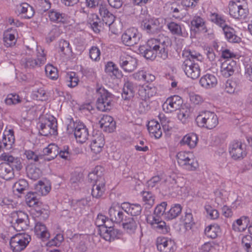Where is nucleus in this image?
I'll use <instances>...</instances> for the list:
<instances>
[{
    "label": "nucleus",
    "mask_w": 252,
    "mask_h": 252,
    "mask_svg": "<svg viewBox=\"0 0 252 252\" xmlns=\"http://www.w3.org/2000/svg\"><path fill=\"white\" fill-rule=\"evenodd\" d=\"M191 24L195 30L203 32H207L205 20L199 16H195L193 17Z\"/></svg>",
    "instance_id": "ea45409f"
},
{
    "label": "nucleus",
    "mask_w": 252,
    "mask_h": 252,
    "mask_svg": "<svg viewBox=\"0 0 252 252\" xmlns=\"http://www.w3.org/2000/svg\"><path fill=\"white\" fill-rule=\"evenodd\" d=\"M186 230H189L194 224L192 214L191 212H186L181 219Z\"/></svg>",
    "instance_id": "6e6d98bb"
},
{
    "label": "nucleus",
    "mask_w": 252,
    "mask_h": 252,
    "mask_svg": "<svg viewBox=\"0 0 252 252\" xmlns=\"http://www.w3.org/2000/svg\"><path fill=\"white\" fill-rule=\"evenodd\" d=\"M143 201L150 206H152L154 204L155 197L151 192L143 191L142 192Z\"/></svg>",
    "instance_id": "69168bd1"
},
{
    "label": "nucleus",
    "mask_w": 252,
    "mask_h": 252,
    "mask_svg": "<svg viewBox=\"0 0 252 252\" xmlns=\"http://www.w3.org/2000/svg\"><path fill=\"white\" fill-rule=\"evenodd\" d=\"M229 150L230 155L234 159H243L247 155L246 146L238 141L230 143Z\"/></svg>",
    "instance_id": "f3484780"
},
{
    "label": "nucleus",
    "mask_w": 252,
    "mask_h": 252,
    "mask_svg": "<svg viewBox=\"0 0 252 252\" xmlns=\"http://www.w3.org/2000/svg\"><path fill=\"white\" fill-rule=\"evenodd\" d=\"M157 93V89L153 85H149L141 86L138 90V94L142 100H147L155 96Z\"/></svg>",
    "instance_id": "b1692460"
},
{
    "label": "nucleus",
    "mask_w": 252,
    "mask_h": 252,
    "mask_svg": "<svg viewBox=\"0 0 252 252\" xmlns=\"http://www.w3.org/2000/svg\"><path fill=\"white\" fill-rule=\"evenodd\" d=\"M88 21L93 31L95 32H99V19L97 16L94 14H91L89 16Z\"/></svg>",
    "instance_id": "e2e57ef3"
},
{
    "label": "nucleus",
    "mask_w": 252,
    "mask_h": 252,
    "mask_svg": "<svg viewBox=\"0 0 252 252\" xmlns=\"http://www.w3.org/2000/svg\"><path fill=\"white\" fill-rule=\"evenodd\" d=\"M12 222L13 226L10 229H13L17 231L24 230L28 227L29 217L28 215L22 211H19L13 215Z\"/></svg>",
    "instance_id": "f8f14e48"
},
{
    "label": "nucleus",
    "mask_w": 252,
    "mask_h": 252,
    "mask_svg": "<svg viewBox=\"0 0 252 252\" xmlns=\"http://www.w3.org/2000/svg\"><path fill=\"white\" fill-rule=\"evenodd\" d=\"M104 138L103 135L99 134L94 136L90 144L91 151L95 154L100 153L104 145Z\"/></svg>",
    "instance_id": "cd10ccee"
},
{
    "label": "nucleus",
    "mask_w": 252,
    "mask_h": 252,
    "mask_svg": "<svg viewBox=\"0 0 252 252\" xmlns=\"http://www.w3.org/2000/svg\"><path fill=\"white\" fill-rule=\"evenodd\" d=\"M16 11L19 15L26 19L32 18L34 14L33 8L27 2L17 5Z\"/></svg>",
    "instance_id": "4be33fe9"
},
{
    "label": "nucleus",
    "mask_w": 252,
    "mask_h": 252,
    "mask_svg": "<svg viewBox=\"0 0 252 252\" xmlns=\"http://www.w3.org/2000/svg\"><path fill=\"white\" fill-rule=\"evenodd\" d=\"M124 203H113L110 207L108 214L110 220L116 223L123 222L127 218Z\"/></svg>",
    "instance_id": "39448f33"
},
{
    "label": "nucleus",
    "mask_w": 252,
    "mask_h": 252,
    "mask_svg": "<svg viewBox=\"0 0 252 252\" xmlns=\"http://www.w3.org/2000/svg\"><path fill=\"white\" fill-rule=\"evenodd\" d=\"M26 158L31 163H35L43 160L42 155H38L31 150H26L24 153Z\"/></svg>",
    "instance_id": "864d4df0"
},
{
    "label": "nucleus",
    "mask_w": 252,
    "mask_h": 252,
    "mask_svg": "<svg viewBox=\"0 0 252 252\" xmlns=\"http://www.w3.org/2000/svg\"><path fill=\"white\" fill-rule=\"evenodd\" d=\"M46 76L52 80H56L58 77L57 69L52 65L47 64L45 68Z\"/></svg>",
    "instance_id": "13d9d810"
},
{
    "label": "nucleus",
    "mask_w": 252,
    "mask_h": 252,
    "mask_svg": "<svg viewBox=\"0 0 252 252\" xmlns=\"http://www.w3.org/2000/svg\"><path fill=\"white\" fill-rule=\"evenodd\" d=\"M40 205L39 204L36 206L32 210V214L35 216V217L38 218L40 220H44L48 218L49 211L40 207Z\"/></svg>",
    "instance_id": "de8ad7c7"
},
{
    "label": "nucleus",
    "mask_w": 252,
    "mask_h": 252,
    "mask_svg": "<svg viewBox=\"0 0 252 252\" xmlns=\"http://www.w3.org/2000/svg\"><path fill=\"white\" fill-rule=\"evenodd\" d=\"M99 11L103 24L108 26L111 29L115 21V17L108 10L105 5H100Z\"/></svg>",
    "instance_id": "a878e982"
},
{
    "label": "nucleus",
    "mask_w": 252,
    "mask_h": 252,
    "mask_svg": "<svg viewBox=\"0 0 252 252\" xmlns=\"http://www.w3.org/2000/svg\"><path fill=\"white\" fill-rule=\"evenodd\" d=\"M162 19L156 18H146L141 23V28L150 34L158 33L161 29Z\"/></svg>",
    "instance_id": "1a4fd4ad"
},
{
    "label": "nucleus",
    "mask_w": 252,
    "mask_h": 252,
    "mask_svg": "<svg viewBox=\"0 0 252 252\" xmlns=\"http://www.w3.org/2000/svg\"><path fill=\"white\" fill-rule=\"evenodd\" d=\"M159 119L160 120V124L163 129L165 131H169L172 128V126L170 125V122L169 120L165 117L163 114H160L159 115Z\"/></svg>",
    "instance_id": "338daca9"
},
{
    "label": "nucleus",
    "mask_w": 252,
    "mask_h": 252,
    "mask_svg": "<svg viewBox=\"0 0 252 252\" xmlns=\"http://www.w3.org/2000/svg\"><path fill=\"white\" fill-rule=\"evenodd\" d=\"M147 127L151 136H154L156 139L159 138L161 136L162 130L160 125L157 120H152L149 121Z\"/></svg>",
    "instance_id": "7c9ffc66"
},
{
    "label": "nucleus",
    "mask_w": 252,
    "mask_h": 252,
    "mask_svg": "<svg viewBox=\"0 0 252 252\" xmlns=\"http://www.w3.org/2000/svg\"><path fill=\"white\" fill-rule=\"evenodd\" d=\"M28 182L24 179L20 180L14 185V188L19 193H23L28 188Z\"/></svg>",
    "instance_id": "774afa93"
},
{
    "label": "nucleus",
    "mask_w": 252,
    "mask_h": 252,
    "mask_svg": "<svg viewBox=\"0 0 252 252\" xmlns=\"http://www.w3.org/2000/svg\"><path fill=\"white\" fill-rule=\"evenodd\" d=\"M33 51L27 47L26 55L21 60V63L25 68L34 69L45 64L47 60L46 53L41 47L37 46L36 58L32 56Z\"/></svg>",
    "instance_id": "f257e3e1"
},
{
    "label": "nucleus",
    "mask_w": 252,
    "mask_h": 252,
    "mask_svg": "<svg viewBox=\"0 0 252 252\" xmlns=\"http://www.w3.org/2000/svg\"><path fill=\"white\" fill-rule=\"evenodd\" d=\"M32 97L34 99L41 101L46 100L48 98L45 91L42 88H40L32 91Z\"/></svg>",
    "instance_id": "4d7b16f0"
},
{
    "label": "nucleus",
    "mask_w": 252,
    "mask_h": 252,
    "mask_svg": "<svg viewBox=\"0 0 252 252\" xmlns=\"http://www.w3.org/2000/svg\"><path fill=\"white\" fill-rule=\"evenodd\" d=\"M186 53L188 54L187 55L188 58L187 60H189L192 62H195V61L196 60L198 62H200V63H201V62L203 59L202 55L199 52L195 51L189 50L187 51Z\"/></svg>",
    "instance_id": "bf43d9fd"
},
{
    "label": "nucleus",
    "mask_w": 252,
    "mask_h": 252,
    "mask_svg": "<svg viewBox=\"0 0 252 252\" xmlns=\"http://www.w3.org/2000/svg\"><path fill=\"white\" fill-rule=\"evenodd\" d=\"M99 124L101 128L106 132H112L115 128V122L109 115H103L99 121Z\"/></svg>",
    "instance_id": "c85d7f7f"
},
{
    "label": "nucleus",
    "mask_w": 252,
    "mask_h": 252,
    "mask_svg": "<svg viewBox=\"0 0 252 252\" xmlns=\"http://www.w3.org/2000/svg\"><path fill=\"white\" fill-rule=\"evenodd\" d=\"M35 189L37 193L41 195H46L51 189V186L48 183L39 181L36 185Z\"/></svg>",
    "instance_id": "49530a36"
},
{
    "label": "nucleus",
    "mask_w": 252,
    "mask_h": 252,
    "mask_svg": "<svg viewBox=\"0 0 252 252\" xmlns=\"http://www.w3.org/2000/svg\"><path fill=\"white\" fill-rule=\"evenodd\" d=\"M183 102L182 98L179 95L171 96L166 99L162 108L166 113H171L179 109Z\"/></svg>",
    "instance_id": "a211bd4d"
},
{
    "label": "nucleus",
    "mask_w": 252,
    "mask_h": 252,
    "mask_svg": "<svg viewBox=\"0 0 252 252\" xmlns=\"http://www.w3.org/2000/svg\"><path fill=\"white\" fill-rule=\"evenodd\" d=\"M31 240L27 233H18L11 237L10 246L14 252H19L24 250Z\"/></svg>",
    "instance_id": "423d86ee"
},
{
    "label": "nucleus",
    "mask_w": 252,
    "mask_h": 252,
    "mask_svg": "<svg viewBox=\"0 0 252 252\" xmlns=\"http://www.w3.org/2000/svg\"><path fill=\"white\" fill-rule=\"evenodd\" d=\"M124 81L122 96L124 100H129L134 97L137 86L128 77L125 78Z\"/></svg>",
    "instance_id": "412c9836"
},
{
    "label": "nucleus",
    "mask_w": 252,
    "mask_h": 252,
    "mask_svg": "<svg viewBox=\"0 0 252 252\" xmlns=\"http://www.w3.org/2000/svg\"><path fill=\"white\" fill-rule=\"evenodd\" d=\"M228 7L230 16L235 19H244L249 13L246 0H231L229 2Z\"/></svg>",
    "instance_id": "7ed1b4c3"
},
{
    "label": "nucleus",
    "mask_w": 252,
    "mask_h": 252,
    "mask_svg": "<svg viewBox=\"0 0 252 252\" xmlns=\"http://www.w3.org/2000/svg\"><path fill=\"white\" fill-rule=\"evenodd\" d=\"M209 19L212 22L222 29L227 25L224 16L218 13H211Z\"/></svg>",
    "instance_id": "79ce46f5"
},
{
    "label": "nucleus",
    "mask_w": 252,
    "mask_h": 252,
    "mask_svg": "<svg viewBox=\"0 0 252 252\" xmlns=\"http://www.w3.org/2000/svg\"><path fill=\"white\" fill-rule=\"evenodd\" d=\"M182 68L186 75L192 79H197L200 75L201 69L198 63L186 60L182 65Z\"/></svg>",
    "instance_id": "9b49d317"
},
{
    "label": "nucleus",
    "mask_w": 252,
    "mask_h": 252,
    "mask_svg": "<svg viewBox=\"0 0 252 252\" xmlns=\"http://www.w3.org/2000/svg\"><path fill=\"white\" fill-rule=\"evenodd\" d=\"M124 229L129 234H132L135 232L137 224L134 220L131 217H127L123 222Z\"/></svg>",
    "instance_id": "37998d69"
},
{
    "label": "nucleus",
    "mask_w": 252,
    "mask_h": 252,
    "mask_svg": "<svg viewBox=\"0 0 252 252\" xmlns=\"http://www.w3.org/2000/svg\"><path fill=\"white\" fill-rule=\"evenodd\" d=\"M27 172L28 177L33 180H37L42 175L40 169L33 165H29L27 167Z\"/></svg>",
    "instance_id": "a18cd8bd"
},
{
    "label": "nucleus",
    "mask_w": 252,
    "mask_h": 252,
    "mask_svg": "<svg viewBox=\"0 0 252 252\" xmlns=\"http://www.w3.org/2000/svg\"><path fill=\"white\" fill-rule=\"evenodd\" d=\"M59 147L55 144H50L43 149V153L50 158L47 159L51 160L54 159L59 154Z\"/></svg>",
    "instance_id": "c03bdc74"
},
{
    "label": "nucleus",
    "mask_w": 252,
    "mask_h": 252,
    "mask_svg": "<svg viewBox=\"0 0 252 252\" xmlns=\"http://www.w3.org/2000/svg\"><path fill=\"white\" fill-rule=\"evenodd\" d=\"M65 80L67 85L70 88L76 87L79 81L78 77L74 72L67 73L65 75Z\"/></svg>",
    "instance_id": "8fccbe9b"
},
{
    "label": "nucleus",
    "mask_w": 252,
    "mask_h": 252,
    "mask_svg": "<svg viewBox=\"0 0 252 252\" xmlns=\"http://www.w3.org/2000/svg\"><path fill=\"white\" fill-rule=\"evenodd\" d=\"M105 182L103 178L100 177L96 180L93 186L92 195L93 197L98 199L101 198L105 191Z\"/></svg>",
    "instance_id": "5701e85b"
},
{
    "label": "nucleus",
    "mask_w": 252,
    "mask_h": 252,
    "mask_svg": "<svg viewBox=\"0 0 252 252\" xmlns=\"http://www.w3.org/2000/svg\"><path fill=\"white\" fill-rule=\"evenodd\" d=\"M57 121L54 117H50L45 119L44 122L41 123L39 126V132L44 136L57 134Z\"/></svg>",
    "instance_id": "9d476101"
},
{
    "label": "nucleus",
    "mask_w": 252,
    "mask_h": 252,
    "mask_svg": "<svg viewBox=\"0 0 252 252\" xmlns=\"http://www.w3.org/2000/svg\"><path fill=\"white\" fill-rule=\"evenodd\" d=\"M100 235L103 239L109 242L120 239L122 235L120 230L108 226L100 229Z\"/></svg>",
    "instance_id": "6ab92c4d"
},
{
    "label": "nucleus",
    "mask_w": 252,
    "mask_h": 252,
    "mask_svg": "<svg viewBox=\"0 0 252 252\" xmlns=\"http://www.w3.org/2000/svg\"><path fill=\"white\" fill-rule=\"evenodd\" d=\"M182 207L179 204L173 205L170 209L165 213V217L168 220L176 218L182 212Z\"/></svg>",
    "instance_id": "58836bf2"
},
{
    "label": "nucleus",
    "mask_w": 252,
    "mask_h": 252,
    "mask_svg": "<svg viewBox=\"0 0 252 252\" xmlns=\"http://www.w3.org/2000/svg\"><path fill=\"white\" fill-rule=\"evenodd\" d=\"M0 159L4 161L13 169L17 171H20L22 168V165L20 159L18 158H15L8 153H4L0 156Z\"/></svg>",
    "instance_id": "393cba45"
},
{
    "label": "nucleus",
    "mask_w": 252,
    "mask_h": 252,
    "mask_svg": "<svg viewBox=\"0 0 252 252\" xmlns=\"http://www.w3.org/2000/svg\"><path fill=\"white\" fill-rule=\"evenodd\" d=\"M141 34L136 29L131 28L127 29L122 35V41L126 46H133L138 43Z\"/></svg>",
    "instance_id": "ddd939ff"
},
{
    "label": "nucleus",
    "mask_w": 252,
    "mask_h": 252,
    "mask_svg": "<svg viewBox=\"0 0 252 252\" xmlns=\"http://www.w3.org/2000/svg\"><path fill=\"white\" fill-rule=\"evenodd\" d=\"M198 137L196 134L191 133L184 136L180 143L181 145H187L189 149L195 148L197 145Z\"/></svg>",
    "instance_id": "72a5a7b5"
},
{
    "label": "nucleus",
    "mask_w": 252,
    "mask_h": 252,
    "mask_svg": "<svg viewBox=\"0 0 252 252\" xmlns=\"http://www.w3.org/2000/svg\"><path fill=\"white\" fill-rule=\"evenodd\" d=\"M196 122L200 126L208 129L215 128L219 123L217 115L215 113L209 111L201 112L197 116Z\"/></svg>",
    "instance_id": "20e7f679"
},
{
    "label": "nucleus",
    "mask_w": 252,
    "mask_h": 252,
    "mask_svg": "<svg viewBox=\"0 0 252 252\" xmlns=\"http://www.w3.org/2000/svg\"><path fill=\"white\" fill-rule=\"evenodd\" d=\"M21 99L19 95L16 94H10L7 95L5 102L7 105H15L20 103Z\"/></svg>",
    "instance_id": "052dcab7"
},
{
    "label": "nucleus",
    "mask_w": 252,
    "mask_h": 252,
    "mask_svg": "<svg viewBox=\"0 0 252 252\" xmlns=\"http://www.w3.org/2000/svg\"><path fill=\"white\" fill-rule=\"evenodd\" d=\"M34 233L38 237L43 240H47L50 237V233L45 225L40 222H37L35 223Z\"/></svg>",
    "instance_id": "c9c22d12"
},
{
    "label": "nucleus",
    "mask_w": 252,
    "mask_h": 252,
    "mask_svg": "<svg viewBox=\"0 0 252 252\" xmlns=\"http://www.w3.org/2000/svg\"><path fill=\"white\" fill-rule=\"evenodd\" d=\"M218 83L216 77L213 74H207L200 79L199 83L205 89H211L215 87Z\"/></svg>",
    "instance_id": "c756f323"
},
{
    "label": "nucleus",
    "mask_w": 252,
    "mask_h": 252,
    "mask_svg": "<svg viewBox=\"0 0 252 252\" xmlns=\"http://www.w3.org/2000/svg\"><path fill=\"white\" fill-rule=\"evenodd\" d=\"M48 16L51 21L58 23H63L66 19L64 14L61 13L55 10H50L48 12Z\"/></svg>",
    "instance_id": "3c124183"
},
{
    "label": "nucleus",
    "mask_w": 252,
    "mask_h": 252,
    "mask_svg": "<svg viewBox=\"0 0 252 252\" xmlns=\"http://www.w3.org/2000/svg\"><path fill=\"white\" fill-rule=\"evenodd\" d=\"M3 41L5 45L7 47H10L15 44L16 39L14 34L7 32L4 34Z\"/></svg>",
    "instance_id": "680f3d73"
},
{
    "label": "nucleus",
    "mask_w": 252,
    "mask_h": 252,
    "mask_svg": "<svg viewBox=\"0 0 252 252\" xmlns=\"http://www.w3.org/2000/svg\"><path fill=\"white\" fill-rule=\"evenodd\" d=\"M126 214L132 216H137L140 215L142 207L139 204H130L128 202H124Z\"/></svg>",
    "instance_id": "4c0bfd02"
},
{
    "label": "nucleus",
    "mask_w": 252,
    "mask_h": 252,
    "mask_svg": "<svg viewBox=\"0 0 252 252\" xmlns=\"http://www.w3.org/2000/svg\"><path fill=\"white\" fill-rule=\"evenodd\" d=\"M105 71L106 73L116 78L122 77V72L119 70L117 65L112 62H108L105 65Z\"/></svg>",
    "instance_id": "e433bc0d"
},
{
    "label": "nucleus",
    "mask_w": 252,
    "mask_h": 252,
    "mask_svg": "<svg viewBox=\"0 0 252 252\" xmlns=\"http://www.w3.org/2000/svg\"><path fill=\"white\" fill-rule=\"evenodd\" d=\"M2 143L3 146L5 147L7 150L11 148L12 144L15 141V136L14 135V131L12 129H5L3 133L2 136Z\"/></svg>",
    "instance_id": "f704fd0d"
},
{
    "label": "nucleus",
    "mask_w": 252,
    "mask_h": 252,
    "mask_svg": "<svg viewBox=\"0 0 252 252\" xmlns=\"http://www.w3.org/2000/svg\"><path fill=\"white\" fill-rule=\"evenodd\" d=\"M156 245L158 250L160 252H174L176 249L174 242L167 237H158Z\"/></svg>",
    "instance_id": "aec40b11"
},
{
    "label": "nucleus",
    "mask_w": 252,
    "mask_h": 252,
    "mask_svg": "<svg viewBox=\"0 0 252 252\" xmlns=\"http://www.w3.org/2000/svg\"><path fill=\"white\" fill-rule=\"evenodd\" d=\"M249 222V218L243 216L234 221L232 228L235 231L243 232L246 229Z\"/></svg>",
    "instance_id": "473e14b6"
},
{
    "label": "nucleus",
    "mask_w": 252,
    "mask_h": 252,
    "mask_svg": "<svg viewBox=\"0 0 252 252\" xmlns=\"http://www.w3.org/2000/svg\"><path fill=\"white\" fill-rule=\"evenodd\" d=\"M176 158L178 164L183 168L189 170H195L197 164L190 152L181 151L177 153Z\"/></svg>",
    "instance_id": "0eeeda50"
},
{
    "label": "nucleus",
    "mask_w": 252,
    "mask_h": 252,
    "mask_svg": "<svg viewBox=\"0 0 252 252\" xmlns=\"http://www.w3.org/2000/svg\"><path fill=\"white\" fill-rule=\"evenodd\" d=\"M69 127L74 129V136L78 142L83 143L88 139L89 131L82 122L77 121L70 122L68 129Z\"/></svg>",
    "instance_id": "6e6552de"
},
{
    "label": "nucleus",
    "mask_w": 252,
    "mask_h": 252,
    "mask_svg": "<svg viewBox=\"0 0 252 252\" xmlns=\"http://www.w3.org/2000/svg\"><path fill=\"white\" fill-rule=\"evenodd\" d=\"M58 52L62 56L68 55L71 52L69 43L64 40H61L59 43Z\"/></svg>",
    "instance_id": "603ef678"
},
{
    "label": "nucleus",
    "mask_w": 252,
    "mask_h": 252,
    "mask_svg": "<svg viewBox=\"0 0 252 252\" xmlns=\"http://www.w3.org/2000/svg\"><path fill=\"white\" fill-rule=\"evenodd\" d=\"M204 232L207 237L215 239L220 232V227L217 225H210L206 227Z\"/></svg>",
    "instance_id": "5fc2aeb1"
},
{
    "label": "nucleus",
    "mask_w": 252,
    "mask_h": 252,
    "mask_svg": "<svg viewBox=\"0 0 252 252\" xmlns=\"http://www.w3.org/2000/svg\"><path fill=\"white\" fill-rule=\"evenodd\" d=\"M26 201L29 207H34L39 204H41L33 193H29L27 194Z\"/></svg>",
    "instance_id": "0e129e2a"
},
{
    "label": "nucleus",
    "mask_w": 252,
    "mask_h": 252,
    "mask_svg": "<svg viewBox=\"0 0 252 252\" xmlns=\"http://www.w3.org/2000/svg\"><path fill=\"white\" fill-rule=\"evenodd\" d=\"M148 45L156 51L158 57L163 60L167 58L168 47L170 45L168 37L161 36L158 38H151L148 40Z\"/></svg>",
    "instance_id": "f03ea898"
},
{
    "label": "nucleus",
    "mask_w": 252,
    "mask_h": 252,
    "mask_svg": "<svg viewBox=\"0 0 252 252\" xmlns=\"http://www.w3.org/2000/svg\"><path fill=\"white\" fill-rule=\"evenodd\" d=\"M119 64L125 71L130 72L136 68L137 61L126 53H123L120 56Z\"/></svg>",
    "instance_id": "dca6fc26"
},
{
    "label": "nucleus",
    "mask_w": 252,
    "mask_h": 252,
    "mask_svg": "<svg viewBox=\"0 0 252 252\" xmlns=\"http://www.w3.org/2000/svg\"><path fill=\"white\" fill-rule=\"evenodd\" d=\"M0 177L9 180L14 177L13 169L6 162L0 164Z\"/></svg>",
    "instance_id": "2f4dec72"
},
{
    "label": "nucleus",
    "mask_w": 252,
    "mask_h": 252,
    "mask_svg": "<svg viewBox=\"0 0 252 252\" xmlns=\"http://www.w3.org/2000/svg\"><path fill=\"white\" fill-rule=\"evenodd\" d=\"M167 27L173 34L179 36H184L185 35V33L183 31V27L180 24L174 22H171L167 24Z\"/></svg>",
    "instance_id": "09e8293b"
},
{
    "label": "nucleus",
    "mask_w": 252,
    "mask_h": 252,
    "mask_svg": "<svg viewBox=\"0 0 252 252\" xmlns=\"http://www.w3.org/2000/svg\"><path fill=\"white\" fill-rule=\"evenodd\" d=\"M97 91L100 94L97 101V108L102 111L109 110L112 101L111 94L103 88H99Z\"/></svg>",
    "instance_id": "4468645a"
},
{
    "label": "nucleus",
    "mask_w": 252,
    "mask_h": 252,
    "mask_svg": "<svg viewBox=\"0 0 252 252\" xmlns=\"http://www.w3.org/2000/svg\"><path fill=\"white\" fill-rule=\"evenodd\" d=\"M225 37L230 42L238 43L241 41V38L236 35L234 30L227 25L222 29Z\"/></svg>",
    "instance_id": "a19ab883"
},
{
    "label": "nucleus",
    "mask_w": 252,
    "mask_h": 252,
    "mask_svg": "<svg viewBox=\"0 0 252 252\" xmlns=\"http://www.w3.org/2000/svg\"><path fill=\"white\" fill-rule=\"evenodd\" d=\"M147 221L154 229L160 233L166 234L170 230L169 226L158 216H148Z\"/></svg>",
    "instance_id": "2eb2a0df"
},
{
    "label": "nucleus",
    "mask_w": 252,
    "mask_h": 252,
    "mask_svg": "<svg viewBox=\"0 0 252 252\" xmlns=\"http://www.w3.org/2000/svg\"><path fill=\"white\" fill-rule=\"evenodd\" d=\"M236 63L233 60H227L223 62L220 66V72L224 77L228 78L233 75Z\"/></svg>",
    "instance_id": "bb28decb"
}]
</instances>
